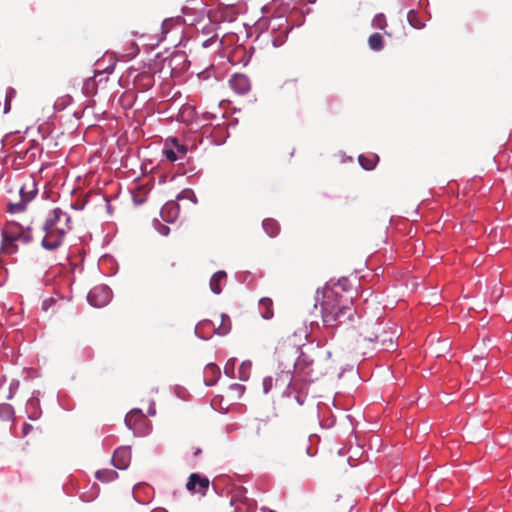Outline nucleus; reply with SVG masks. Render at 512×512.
<instances>
[{
    "label": "nucleus",
    "instance_id": "14",
    "mask_svg": "<svg viewBox=\"0 0 512 512\" xmlns=\"http://www.w3.org/2000/svg\"><path fill=\"white\" fill-rule=\"evenodd\" d=\"M359 164L365 169V170H372L375 168L376 164L379 161L378 155L374 153L369 154H361L358 157Z\"/></svg>",
    "mask_w": 512,
    "mask_h": 512
},
{
    "label": "nucleus",
    "instance_id": "5",
    "mask_svg": "<svg viewBox=\"0 0 512 512\" xmlns=\"http://www.w3.org/2000/svg\"><path fill=\"white\" fill-rule=\"evenodd\" d=\"M37 194L36 184L33 180H30L27 183H24L20 188V196L21 200L17 203H12L9 205L10 212H21L25 210L26 204L34 199Z\"/></svg>",
    "mask_w": 512,
    "mask_h": 512
},
{
    "label": "nucleus",
    "instance_id": "9",
    "mask_svg": "<svg viewBox=\"0 0 512 512\" xmlns=\"http://www.w3.org/2000/svg\"><path fill=\"white\" fill-rule=\"evenodd\" d=\"M131 461V450L129 447H119L115 450L112 462L118 469H126Z\"/></svg>",
    "mask_w": 512,
    "mask_h": 512
},
{
    "label": "nucleus",
    "instance_id": "26",
    "mask_svg": "<svg viewBox=\"0 0 512 512\" xmlns=\"http://www.w3.org/2000/svg\"><path fill=\"white\" fill-rule=\"evenodd\" d=\"M272 385V378H265L263 381L264 392L268 393Z\"/></svg>",
    "mask_w": 512,
    "mask_h": 512
},
{
    "label": "nucleus",
    "instance_id": "2",
    "mask_svg": "<svg viewBox=\"0 0 512 512\" xmlns=\"http://www.w3.org/2000/svg\"><path fill=\"white\" fill-rule=\"evenodd\" d=\"M71 229L70 215L60 208H55L43 225L45 233L41 244L46 250H56L63 243L65 235Z\"/></svg>",
    "mask_w": 512,
    "mask_h": 512
},
{
    "label": "nucleus",
    "instance_id": "3",
    "mask_svg": "<svg viewBox=\"0 0 512 512\" xmlns=\"http://www.w3.org/2000/svg\"><path fill=\"white\" fill-rule=\"evenodd\" d=\"M282 433V425L276 416L260 419L257 423L256 434L264 445L274 444Z\"/></svg>",
    "mask_w": 512,
    "mask_h": 512
},
{
    "label": "nucleus",
    "instance_id": "1",
    "mask_svg": "<svg viewBox=\"0 0 512 512\" xmlns=\"http://www.w3.org/2000/svg\"><path fill=\"white\" fill-rule=\"evenodd\" d=\"M343 292L344 284L340 281L333 287H324L316 292L315 306L320 305L322 321L326 327H338L351 321L355 315L353 296Z\"/></svg>",
    "mask_w": 512,
    "mask_h": 512
},
{
    "label": "nucleus",
    "instance_id": "4",
    "mask_svg": "<svg viewBox=\"0 0 512 512\" xmlns=\"http://www.w3.org/2000/svg\"><path fill=\"white\" fill-rule=\"evenodd\" d=\"M1 235L2 237H6L7 240L19 241L24 244L30 243L33 239L31 229L29 227L24 228L16 222L7 223L3 228Z\"/></svg>",
    "mask_w": 512,
    "mask_h": 512
},
{
    "label": "nucleus",
    "instance_id": "13",
    "mask_svg": "<svg viewBox=\"0 0 512 512\" xmlns=\"http://www.w3.org/2000/svg\"><path fill=\"white\" fill-rule=\"evenodd\" d=\"M218 325L216 326L215 323H213V326L215 327V332L220 335L224 336L229 333L231 330V321L228 315L226 314H220L217 318Z\"/></svg>",
    "mask_w": 512,
    "mask_h": 512
},
{
    "label": "nucleus",
    "instance_id": "18",
    "mask_svg": "<svg viewBox=\"0 0 512 512\" xmlns=\"http://www.w3.org/2000/svg\"><path fill=\"white\" fill-rule=\"evenodd\" d=\"M273 303L270 298H262L259 302V307L261 310L262 317L265 319H270L273 317Z\"/></svg>",
    "mask_w": 512,
    "mask_h": 512
},
{
    "label": "nucleus",
    "instance_id": "35",
    "mask_svg": "<svg viewBox=\"0 0 512 512\" xmlns=\"http://www.w3.org/2000/svg\"><path fill=\"white\" fill-rule=\"evenodd\" d=\"M285 376L291 380L289 373H286Z\"/></svg>",
    "mask_w": 512,
    "mask_h": 512
},
{
    "label": "nucleus",
    "instance_id": "16",
    "mask_svg": "<svg viewBox=\"0 0 512 512\" xmlns=\"http://www.w3.org/2000/svg\"><path fill=\"white\" fill-rule=\"evenodd\" d=\"M263 229L270 237H275L280 231L278 222L272 218H267L262 222Z\"/></svg>",
    "mask_w": 512,
    "mask_h": 512
},
{
    "label": "nucleus",
    "instance_id": "17",
    "mask_svg": "<svg viewBox=\"0 0 512 512\" xmlns=\"http://www.w3.org/2000/svg\"><path fill=\"white\" fill-rule=\"evenodd\" d=\"M351 506L349 504H344L340 498L329 501L326 504V509L328 512H349Z\"/></svg>",
    "mask_w": 512,
    "mask_h": 512
},
{
    "label": "nucleus",
    "instance_id": "15",
    "mask_svg": "<svg viewBox=\"0 0 512 512\" xmlns=\"http://www.w3.org/2000/svg\"><path fill=\"white\" fill-rule=\"evenodd\" d=\"M376 344L379 345L380 349L382 350H392L395 347L394 343V334L393 335H387L384 333L381 336L376 335L375 336Z\"/></svg>",
    "mask_w": 512,
    "mask_h": 512
},
{
    "label": "nucleus",
    "instance_id": "24",
    "mask_svg": "<svg viewBox=\"0 0 512 512\" xmlns=\"http://www.w3.org/2000/svg\"><path fill=\"white\" fill-rule=\"evenodd\" d=\"M373 25L374 27L383 30L386 26V18L383 14H377L373 18Z\"/></svg>",
    "mask_w": 512,
    "mask_h": 512
},
{
    "label": "nucleus",
    "instance_id": "25",
    "mask_svg": "<svg viewBox=\"0 0 512 512\" xmlns=\"http://www.w3.org/2000/svg\"><path fill=\"white\" fill-rule=\"evenodd\" d=\"M164 154H165L166 158L171 162H174L178 159L177 153L172 149H166L164 151Z\"/></svg>",
    "mask_w": 512,
    "mask_h": 512
},
{
    "label": "nucleus",
    "instance_id": "11",
    "mask_svg": "<svg viewBox=\"0 0 512 512\" xmlns=\"http://www.w3.org/2000/svg\"><path fill=\"white\" fill-rule=\"evenodd\" d=\"M220 375H221L220 368L216 364H214V363L207 364L204 369L205 385L206 386L214 385L217 382V380L219 379Z\"/></svg>",
    "mask_w": 512,
    "mask_h": 512
},
{
    "label": "nucleus",
    "instance_id": "7",
    "mask_svg": "<svg viewBox=\"0 0 512 512\" xmlns=\"http://www.w3.org/2000/svg\"><path fill=\"white\" fill-rule=\"evenodd\" d=\"M209 485L210 481L207 477L201 476L198 473H192L188 478L186 488L188 491L199 493L204 496L206 495Z\"/></svg>",
    "mask_w": 512,
    "mask_h": 512
},
{
    "label": "nucleus",
    "instance_id": "34",
    "mask_svg": "<svg viewBox=\"0 0 512 512\" xmlns=\"http://www.w3.org/2000/svg\"><path fill=\"white\" fill-rule=\"evenodd\" d=\"M363 340L373 341V339H372V338H363Z\"/></svg>",
    "mask_w": 512,
    "mask_h": 512
},
{
    "label": "nucleus",
    "instance_id": "31",
    "mask_svg": "<svg viewBox=\"0 0 512 512\" xmlns=\"http://www.w3.org/2000/svg\"><path fill=\"white\" fill-rule=\"evenodd\" d=\"M296 84V79H289L285 81L284 85H294Z\"/></svg>",
    "mask_w": 512,
    "mask_h": 512
},
{
    "label": "nucleus",
    "instance_id": "20",
    "mask_svg": "<svg viewBox=\"0 0 512 512\" xmlns=\"http://www.w3.org/2000/svg\"><path fill=\"white\" fill-rule=\"evenodd\" d=\"M368 44L371 49L379 51L383 48V39L379 33L372 34L368 39Z\"/></svg>",
    "mask_w": 512,
    "mask_h": 512
},
{
    "label": "nucleus",
    "instance_id": "22",
    "mask_svg": "<svg viewBox=\"0 0 512 512\" xmlns=\"http://www.w3.org/2000/svg\"><path fill=\"white\" fill-rule=\"evenodd\" d=\"M2 251L6 254H14L18 250L16 241L7 240L6 237H2Z\"/></svg>",
    "mask_w": 512,
    "mask_h": 512
},
{
    "label": "nucleus",
    "instance_id": "30",
    "mask_svg": "<svg viewBox=\"0 0 512 512\" xmlns=\"http://www.w3.org/2000/svg\"><path fill=\"white\" fill-rule=\"evenodd\" d=\"M160 233L163 235H167L169 233V228L167 226H163L160 230Z\"/></svg>",
    "mask_w": 512,
    "mask_h": 512
},
{
    "label": "nucleus",
    "instance_id": "10",
    "mask_svg": "<svg viewBox=\"0 0 512 512\" xmlns=\"http://www.w3.org/2000/svg\"><path fill=\"white\" fill-rule=\"evenodd\" d=\"M146 421L145 415L140 409H132L125 417V424L136 433L140 432V426Z\"/></svg>",
    "mask_w": 512,
    "mask_h": 512
},
{
    "label": "nucleus",
    "instance_id": "27",
    "mask_svg": "<svg viewBox=\"0 0 512 512\" xmlns=\"http://www.w3.org/2000/svg\"><path fill=\"white\" fill-rule=\"evenodd\" d=\"M415 16H416V13H415L413 10L409 11V13H408V20H409L410 24H411L413 27H415V28H420V27H421L420 25H417V24H415V23L413 22V18H414Z\"/></svg>",
    "mask_w": 512,
    "mask_h": 512
},
{
    "label": "nucleus",
    "instance_id": "28",
    "mask_svg": "<svg viewBox=\"0 0 512 512\" xmlns=\"http://www.w3.org/2000/svg\"><path fill=\"white\" fill-rule=\"evenodd\" d=\"M52 303H54V300H53L52 298H49V299H47V300L43 301V303H42V308H43L44 310H48V307H49V306H50V304H52Z\"/></svg>",
    "mask_w": 512,
    "mask_h": 512
},
{
    "label": "nucleus",
    "instance_id": "33",
    "mask_svg": "<svg viewBox=\"0 0 512 512\" xmlns=\"http://www.w3.org/2000/svg\"><path fill=\"white\" fill-rule=\"evenodd\" d=\"M169 266H170L171 268H173V267L175 266V264H174L173 262H171V263L169 264Z\"/></svg>",
    "mask_w": 512,
    "mask_h": 512
},
{
    "label": "nucleus",
    "instance_id": "32",
    "mask_svg": "<svg viewBox=\"0 0 512 512\" xmlns=\"http://www.w3.org/2000/svg\"><path fill=\"white\" fill-rule=\"evenodd\" d=\"M177 147H178V151H179V152H181L182 154H185L186 149L184 148V146H178V145H177Z\"/></svg>",
    "mask_w": 512,
    "mask_h": 512
},
{
    "label": "nucleus",
    "instance_id": "29",
    "mask_svg": "<svg viewBox=\"0 0 512 512\" xmlns=\"http://www.w3.org/2000/svg\"><path fill=\"white\" fill-rule=\"evenodd\" d=\"M33 429V427L29 424H25L23 426V433L24 435H27L29 433V431H31Z\"/></svg>",
    "mask_w": 512,
    "mask_h": 512
},
{
    "label": "nucleus",
    "instance_id": "19",
    "mask_svg": "<svg viewBox=\"0 0 512 512\" xmlns=\"http://www.w3.org/2000/svg\"><path fill=\"white\" fill-rule=\"evenodd\" d=\"M95 476L102 482H109L117 477V473L111 469H104L97 471Z\"/></svg>",
    "mask_w": 512,
    "mask_h": 512
},
{
    "label": "nucleus",
    "instance_id": "23",
    "mask_svg": "<svg viewBox=\"0 0 512 512\" xmlns=\"http://www.w3.org/2000/svg\"><path fill=\"white\" fill-rule=\"evenodd\" d=\"M250 363L246 364V363H242L241 366L239 367V370H238V373H239V379L242 380V381H247L248 378H249V369H250Z\"/></svg>",
    "mask_w": 512,
    "mask_h": 512
},
{
    "label": "nucleus",
    "instance_id": "12",
    "mask_svg": "<svg viewBox=\"0 0 512 512\" xmlns=\"http://www.w3.org/2000/svg\"><path fill=\"white\" fill-rule=\"evenodd\" d=\"M227 274L225 271L216 272L210 279V288L215 294L222 292V287L226 284Z\"/></svg>",
    "mask_w": 512,
    "mask_h": 512
},
{
    "label": "nucleus",
    "instance_id": "6",
    "mask_svg": "<svg viewBox=\"0 0 512 512\" xmlns=\"http://www.w3.org/2000/svg\"><path fill=\"white\" fill-rule=\"evenodd\" d=\"M111 299V291L105 285H99L91 289L87 295L88 302L97 308L104 307Z\"/></svg>",
    "mask_w": 512,
    "mask_h": 512
},
{
    "label": "nucleus",
    "instance_id": "21",
    "mask_svg": "<svg viewBox=\"0 0 512 512\" xmlns=\"http://www.w3.org/2000/svg\"><path fill=\"white\" fill-rule=\"evenodd\" d=\"M14 410L10 404H0V418L4 421H9L13 418Z\"/></svg>",
    "mask_w": 512,
    "mask_h": 512
},
{
    "label": "nucleus",
    "instance_id": "8",
    "mask_svg": "<svg viewBox=\"0 0 512 512\" xmlns=\"http://www.w3.org/2000/svg\"><path fill=\"white\" fill-rule=\"evenodd\" d=\"M230 87L240 95L248 93L251 89L249 78L244 74H235L229 80Z\"/></svg>",
    "mask_w": 512,
    "mask_h": 512
}]
</instances>
